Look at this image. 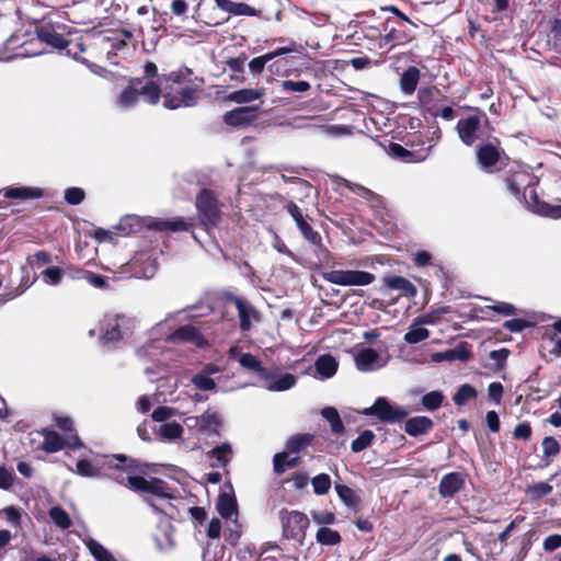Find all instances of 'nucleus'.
<instances>
[{"mask_svg":"<svg viewBox=\"0 0 561 561\" xmlns=\"http://www.w3.org/2000/svg\"><path fill=\"white\" fill-rule=\"evenodd\" d=\"M321 415L330 423L331 432L335 435H342L345 426L341 420L337 410L333 407H325L321 411Z\"/></svg>","mask_w":561,"mask_h":561,"instance_id":"obj_37","label":"nucleus"},{"mask_svg":"<svg viewBox=\"0 0 561 561\" xmlns=\"http://www.w3.org/2000/svg\"><path fill=\"white\" fill-rule=\"evenodd\" d=\"M41 434L44 437L42 449L48 454L60 451L65 447L76 450L84 446L78 434H70L66 438L48 428L42 430Z\"/></svg>","mask_w":561,"mask_h":561,"instance_id":"obj_9","label":"nucleus"},{"mask_svg":"<svg viewBox=\"0 0 561 561\" xmlns=\"http://www.w3.org/2000/svg\"><path fill=\"white\" fill-rule=\"evenodd\" d=\"M267 375L270 378H262V381L263 386L270 391H286L293 388L297 382L295 375L289 373L283 374L277 367L267 369Z\"/></svg>","mask_w":561,"mask_h":561,"instance_id":"obj_13","label":"nucleus"},{"mask_svg":"<svg viewBox=\"0 0 561 561\" xmlns=\"http://www.w3.org/2000/svg\"><path fill=\"white\" fill-rule=\"evenodd\" d=\"M4 196L10 199H36L43 196L39 187L9 186L4 188Z\"/></svg>","mask_w":561,"mask_h":561,"instance_id":"obj_24","label":"nucleus"},{"mask_svg":"<svg viewBox=\"0 0 561 561\" xmlns=\"http://www.w3.org/2000/svg\"><path fill=\"white\" fill-rule=\"evenodd\" d=\"M297 227L307 241H309L313 245H317L320 242V234L312 229V227L307 222L306 219L302 221V224H299Z\"/></svg>","mask_w":561,"mask_h":561,"instance_id":"obj_58","label":"nucleus"},{"mask_svg":"<svg viewBox=\"0 0 561 561\" xmlns=\"http://www.w3.org/2000/svg\"><path fill=\"white\" fill-rule=\"evenodd\" d=\"M327 280L341 286H365L375 280V275L365 271H331L324 274Z\"/></svg>","mask_w":561,"mask_h":561,"instance_id":"obj_10","label":"nucleus"},{"mask_svg":"<svg viewBox=\"0 0 561 561\" xmlns=\"http://www.w3.org/2000/svg\"><path fill=\"white\" fill-rule=\"evenodd\" d=\"M503 327L510 332L519 333L524 331L526 328L531 327V323L525 319L515 318L507 320L503 323Z\"/></svg>","mask_w":561,"mask_h":561,"instance_id":"obj_64","label":"nucleus"},{"mask_svg":"<svg viewBox=\"0 0 561 561\" xmlns=\"http://www.w3.org/2000/svg\"><path fill=\"white\" fill-rule=\"evenodd\" d=\"M439 358L447 360H460L468 362L472 353L468 346V343L461 342L456 347L445 351L444 353L438 354Z\"/></svg>","mask_w":561,"mask_h":561,"instance_id":"obj_35","label":"nucleus"},{"mask_svg":"<svg viewBox=\"0 0 561 561\" xmlns=\"http://www.w3.org/2000/svg\"><path fill=\"white\" fill-rule=\"evenodd\" d=\"M196 208L202 225L208 229L219 219L220 210L217 198L210 190L203 188L196 196Z\"/></svg>","mask_w":561,"mask_h":561,"instance_id":"obj_8","label":"nucleus"},{"mask_svg":"<svg viewBox=\"0 0 561 561\" xmlns=\"http://www.w3.org/2000/svg\"><path fill=\"white\" fill-rule=\"evenodd\" d=\"M232 301L238 309L240 329L242 331H249L251 329V317L257 316L255 309L248 301L240 297H233Z\"/></svg>","mask_w":561,"mask_h":561,"instance_id":"obj_23","label":"nucleus"},{"mask_svg":"<svg viewBox=\"0 0 561 561\" xmlns=\"http://www.w3.org/2000/svg\"><path fill=\"white\" fill-rule=\"evenodd\" d=\"M316 370L322 378H331L335 375L339 364L330 354L320 355L316 360Z\"/></svg>","mask_w":561,"mask_h":561,"instance_id":"obj_30","label":"nucleus"},{"mask_svg":"<svg viewBox=\"0 0 561 561\" xmlns=\"http://www.w3.org/2000/svg\"><path fill=\"white\" fill-rule=\"evenodd\" d=\"M217 8L224 12L238 16H254L256 11L243 2H233L231 0H214Z\"/></svg>","mask_w":561,"mask_h":561,"instance_id":"obj_22","label":"nucleus"},{"mask_svg":"<svg viewBox=\"0 0 561 561\" xmlns=\"http://www.w3.org/2000/svg\"><path fill=\"white\" fill-rule=\"evenodd\" d=\"M139 96L138 88L133 83V85L128 87L121 93L118 104L121 107L129 108L137 103Z\"/></svg>","mask_w":561,"mask_h":561,"instance_id":"obj_46","label":"nucleus"},{"mask_svg":"<svg viewBox=\"0 0 561 561\" xmlns=\"http://www.w3.org/2000/svg\"><path fill=\"white\" fill-rule=\"evenodd\" d=\"M216 508L221 517L229 519L238 513V506L234 495L222 492L218 495Z\"/></svg>","mask_w":561,"mask_h":561,"instance_id":"obj_28","label":"nucleus"},{"mask_svg":"<svg viewBox=\"0 0 561 561\" xmlns=\"http://www.w3.org/2000/svg\"><path fill=\"white\" fill-rule=\"evenodd\" d=\"M465 485V477L461 472H449L442 477L438 491L443 499L454 497Z\"/></svg>","mask_w":561,"mask_h":561,"instance_id":"obj_16","label":"nucleus"},{"mask_svg":"<svg viewBox=\"0 0 561 561\" xmlns=\"http://www.w3.org/2000/svg\"><path fill=\"white\" fill-rule=\"evenodd\" d=\"M110 467L119 471L115 477V480L121 484L129 488L135 492L150 493L161 499L171 497V488L169 484L160 478L145 479L141 476H126L122 474V471L133 473L141 472L145 473V466L139 460L128 458L123 454L114 455L113 460L110 462Z\"/></svg>","mask_w":561,"mask_h":561,"instance_id":"obj_2","label":"nucleus"},{"mask_svg":"<svg viewBox=\"0 0 561 561\" xmlns=\"http://www.w3.org/2000/svg\"><path fill=\"white\" fill-rule=\"evenodd\" d=\"M534 181L535 178L533 174L519 165L516 170L511 169L505 178V183L510 192L518 201L522 202V199H524L528 209L543 217L560 219L561 205H550L539 201L534 188Z\"/></svg>","mask_w":561,"mask_h":561,"instance_id":"obj_3","label":"nucleus"},{"mask_svg":"<svg viewBox=\"0 0 561 561\" xmlns=\"http://www.w3.org/2000/svg\"><path fill=\"white\" fill-rule=\"evenodd\" d=\"M199 99L197 88L183 87L174 94L164 95L163 106L168 110H176L179 107L194 106Z\"/></svg>","mask_w":561,"mask_h":561,"instance_id":"obj_12","label":"nucleus"},{"mask_svg":"<svg viewBox=\"0 0 561 561\" xmlns=\"http://www.w3.org/2000/svg\"><path fill=\"white\" fill-rule=\"evenodd\" d=\"M265 94V89H241L231 92L227 100L237 104L250 103L252 101L261 99Z\"/></svg>","mask_w":561,"mask_h":561,"instance_id":"obj_29","label":"nucleus"},{"mask_svg":"<svg viewBox=\"0 0 561 561\" xmlns=\"http://www.w3.org/2000/svg\"><path fill=\"white\" fill-rule=\"evenodd\" d=\"M279 520L282 524V536L287 540H294L299 547L305 545L306 533L309 527L308 516L299 511L280 510Z\"/></svg>","mask_w":561,"mask_h":561,"instance_id":"obj_5","label":"nucleus"},{"mask_svg":"<svg viewBox=\"0 0 561 561\" xmlns=\"http://www.w3.org/2000/svg\"><path fill=\"white\" fill-rule=\"evenodd\" d=\"M478 115H469L458 121L456 131L461 142L472 147L478 140L483 142L488 136H491L493 128L490 126L486 114L474 107Z\"/></svg>","mask_w":561,"mask_h":561,"instance_id":"obj_4","label":"nucleus"},{"mask_svg":"<svg viewBox=\"0 0 561 561\" xmlns=\"http://www.w3.org/2000/svg\"><path fill=\"white\" fill-rule=\"evenodd\" d=\"M35 33L42 43L59 50L66 49L70 44L69 41H67L60 33L56 32L49 24L37 26Z\"/></svg>","mask_w":561,"mask_h":561,"instance_id":"obj_17","label":"nucleus"},{"mask_svg":"<svg viewBox=\"0 0 561 561\" xmlns=\"http://www.w3.org/2000/svg\"><path fill=\"white\" fill-rule=\"evenodd\" d=\"M433 427L434 422L428 416H413L404 423V432L412 437L424 435L431 432Z\"/></svg>","mask_w":561,"mask_h":561,"instance_id":"obj_20","label":"nucleus"},{"mask_svg":"<svg viewBox=\"0 0 561 561\" xmlns=\"http://www.w3.org/2000/svg\"><path fill=\"white\" fill-rule=\"evenodd\" d=\"M379 358V354L374 348H364L357 353L355 356V364L358 370L368 371L374 368V365L377 363Z\"/></svg>","mask_w":561,"mask_h":561,"instance_id":"obj_32","label":"nucleus"},{"mask_svg":"<svg viewBox=\"0 0 561 561\" xmlns=\"http://www.w3.org/2000/svg\"><path fill=\"white\" fill-rule=\"evenodd\" d=\"M260 111V105L241 106L228 111L224 115V122L229 126L240 127L251 124Z\"/></svg>","mask_w":561,"mask_h":561,"instance_id":"obj_15","label":"nucleus"},{"mask_svg":"<svg viewBox=\"0 0 561 561\" xmlns=\"http://www.w3.org/2000/svg\"><path fill=\"white\" fill-rule=\"evenodd\" d=\"M232 454L231 445L229 443H222L216 447H214L210 451L207 453V456L210 459H214L210 462V467L219 468L226 467L229 465Z\"/></svg>","mask_w":561,"mask_h":561,"instance_id":"obj_25","label":"nucleus"},{"mask_svg":"<svg viewBox=\"0 0 561 561\" xmlns=\"http://www.w3.org/2000/svg\"><path fill=\"white\" fill-rule=\"evenodd\" d=\"M531 435L533 428L529 422L518 423L513 431V437L524 442H528L531 438Z\"/></svg>","mask_w":561,"mask_h":561,"instance_id":"obj_56","label":"nucleus"},{"mask_svg":"<svg viewBox=\"0 0 561 561\" xmlns=\"http://www.w3.org/2000/svg\"><path fill=\"white\" fill-rule=\"evenodd\" d=\"M310 89V84L307 81H293V80H284L282 81V90L287 92H306Z\"/></svg>","mask_w":561,"mask_h":561,"instance_id":"obj_59","label":"nucleus"},{"mask_svg":"<svg viewBox=\"0 0 561 561\" xmlns=\"http://www.w3.org/2000/svg\"><path fill=\"white\" fill-rule=\"evenodd\" d=\"M444 399L445 397L442 391L434 390L425 393L422 397L421 402L426 410L435 411L442 407Z\"/></svg>","mask_w":561,"mask_h":561,"instance_id":"obj_45","label":"nucleus"},{"mask_svg":"<svg viewBox=\"0 0 561 561\" xmlns=\"http://www.w3.org/2000/svg\"><path fill=\"white\" fill-rule=\"evenodd\" d=\"M239 363L243 368H247L256 374V376L262 380V378H270L267 375V369L262 365V362L251 353H243L239 357Z\"/></svg>","mask_w":561,"mask_h":561,"instance_id":"obj_31","label":"nucleus"},{"mask_svg":"<svg viewBox=\"0 0 561 561\" xmlns=\"http://www.w3.org/2000/svg\"><path fill=\"white\" fill-rule=\"evenodd\" d=\"M87 547L96 561H116L114 556L94 539H90L87 542Z\"/></svg>","mask_w":561,"mask_h":561,"instance_id":"obj_42","label":"nucleus"},{"mask_svg":"<svg viewBox=\"0 0 561 561\" xmlns=\"http://www.w3.org/2000/svg\"><path fill=\"white\" fill-rule=\"evenodd\" d=\"M477 396L478 391L473 386L463 383L453 396V401L456 405L461 407L465 405L468 401L476 399Z\"/></svg>","mask_w":561,"mask_h":561,"instance_id":"obj_39","label":"nucleus"},{"mask_svg":"<svg viewBox=\"0 0 561 561\" xmlns=\"http://www.w3.org/2000/svg\"><path fill=\"white\" fill-rule=\"evenodd\" d=\"M314 435L310 433L296 434L286 442L288 453H300L312 444Z\"/></svg>","mask_w":561,"mask_h":561,"instance_id":"obj_34","label":"nucleus"},{"mask_svg":"<svg viewBox=\"0 0 561 561\" xmlns=\"http://www.w3.org/2000/svg\"><path fill=\"white\" fill-rule=\"evenodd\" d=\"M192 382L195 387H197L199 390L208 391L214 390L216 388V382L213 378L206 376V375H195L192 378Z\"/></svg>","mask_w":561,"mask_h":561,"instance_id":"obj_60","label":"nucleus"},{"mask_svg":"<svg viewBox=\"0 0 561 561\" xmlns=\"http://www.w3.org/2000/svg\"><path fill=\"white\" fill-rule=\"evenodd\" d=\"M430 336V331L422 327L411 325L404 335V340L409 344L420 343Z\"/></svg>","mask_w":561,"mask_h":561,"instance_id":"obj_49","label":"nucleus"},{"mask_svg":"<svg viewBox=\"0 0 561 561\" xmlns=\"http://www.w3.org/2000/svg\"><path fill=\"white\" fill-rule=\"evenodd\" d=\"M42 274L45 282L49 285H58L62 279V271L57 266L47 267Z\"/></svg>","mask_w":561,"mask_h":561,"instance_id":"obj_62","label":"nucleus"},{"mask_svg":"<svg viewBox=\"0 0 561 561\" xmlns=\"http://www.w3.org/2000/svg\"><path fill=\"white\" fill-rule=\"evenodd\" d=\"M433 148V145H430L427 148L420 150L416 154L412 151H409L404 147H402L399 144H391L390 145V153L394 158L402 159L404 161H423L426 159L430 150Z\"/></svg>","mask_w":561,"mask_h":561,"instance_id":"obj_26","label":"nucleus"},{"mask_svg":"<svg viewBox=\"0 0 561 561\" xmlns=\"http://www.w3.org/2000/svg\"><path fill=\"white\" fill-rule=\"evenodd\" d=\"M386 44L391 46L403 44L408 41V36L403 31L391 28L383 37Z\"/></svg>","mask_w":561,"mask_h":561,"instance_id":"obj_63","label":"nucleus"},{"mask_svg":"<svg viewBox=\"0 0 561 561\" xmlns=\"http://www.w3.org/2000/svg\"><path fill=\"white\" fill-rule=\"evenodd\" d=\"M184 424L198 433L218 434L221 421L217 413L207 410L202 415L187 416Z\"/></svg>","mask_w":561,"mask_h":561,"instance_id":"obj_11","label":"nucleus"},{"mask_svg":"<svg viewBox=\"0 0 561 561\" xmlns=\"http://www.w3.org/2000/svg\"><path fill=\"white\" fill-rule=\"evenodd\" d=\"M436 91L437 90L435 87H421L417 90V99L420 104L424 107H430L434 101Z\"/></svg>","mask_w":561,"mask_h":561,"instance_id":"obj_54","label":"nucleus"},{"mask_svg":"<svg viewBox=\"0 0 561 561\" xmlns=\"http://www.w3.org/2000/svg\"><path fill=\"white\" fill-rule=\"evenodd\" d=\"M159 434L161 437L172 440L180 438L183 434V427L176 422L164 423L160 426Z\"/></svg>","mask_w":561,"mask_h":561,"instance_id":"obj_48","label":"nucleus"},{"mask_svg":"<svg viewBox=\"0 0 561 561\" xmlns=\"http://www.w3.org/2000/svg\"><path fill=\"white\" fill-rule=\"evenodd\" d=\"M77 473L82 477H95L99 473L98 468L88 459H80L77 461Z\"/></svg>","mask_w":561,"mask_h":561,"instance_id":"obj_61","label":"nucleus"},{"mask_svg":"<svg viewBox=\"0 0 561 561\" xmlns=\"http://www.w3.org/2000/svg\"><path fill=\"white\" fill-rule=\"evenodd\" d=\"M304 256L309 268L318 271L334 265L329 248H304Z\"/></svg>","mask_w":561,"mask_h":561,"instance_id":"obj_14","label":"nucleus"},{"mask_svg":"<svg viewBox=\"0 0 561 561\" xmlns=\"http://www.w3.org/2000/svg\"><path fill=\"white\" fill-rule=\"evenodd\" d=\"M317 541L325 546H335L342 541V536L337 530L329 527H321L316 534Z\"/></svg>","mask_w":561,"mask_h":561,"instance_id":"obj_40","label":"nucleus"},{"mask_svg":"<svg viewBox=\"0 0 561 561\" xmlns=\"http://www.w3.org/2000/svg\"><path fill=\"white\" fill-rule=\"evenodd\" d=\"M335 491L340 497V500L348 507L354 511L359 510L360 497L357 493L350 486L341 483L335 484Z\"/></svg>","mask_w":561,"mask_h":561,"instance_id":"obj_33","label":"nucleus"},{"mask_svg":"<svg viewBox=\"0 0 561 561\" xmlns=\"http://www.w3.org/2000/svg\"><path fill=\"white\" fill-rule=\"evenodd\" d=\"M421 71L419 68L411 66L409 67L400 78V89L403 94L412 95L419 83Z\"/></svg>","mask_w":561,"mask_h":561,"instance_id":"obj_27","label":"nucleus"},{"mask_svg":"<svg viewBox=\"0 0 561 561\" xmlns=\"http://www.w3.org/2000/svg\"><path fill=\"white\" fill-rule=\"evenodd\" d=\"M85 197L84 191L80 187H69L65 191V201L69 205H79Z\"/></svg>","mask_w":561,"mask_h":561,"instance_id":"obj_57","label":"nucleus"},{"mask_svg":"<svg viewBox=\"0 0 561 561\" xmlns=\"http://www.w3.org/2000/svg\"><path fill=\"white\" fill-rule=\"evenodd\" d=\"M504 151L500 140L494 136H488L477 149V159L480 168L489 173L497 170L496 164L501 161Z\"/></svg>","mask_w":561,"mask_h":561,"instance_id":"obj_7","label":"nucleus"},{"mask_svg":"<svg viewBox=\"0 0 561 561\" xmlns=\"http://www.w3.org/2000/svg\"><path fill=\"white\" fill-rule=\"evenodd\" d=\"M79 274V278L85 279L95 288L104 289L108 287L106 277L103 275H99L90 271H80Z\"/></svg>","mask_w":561,"mask_h":561,"instance_id":"obj_51","label":"nucleus"},{"mask_svg":"<svg viewBox=\"0 0 561 561\" xmlns=\"http://www.w3.org/2000/svg\"><path fill=\"white\" fill-rule=\"evenodd\" d=\"M152 255L147 250H141L137 252L136 256L133 261V266L136 268L140 262L149 261L146 267L141 270V274L146 278H150L154 275L157 270V263L154 260H151Z\"/></svg>","mask_w":561,"mask_h":561,"instance_id":"obj_38","label":"nucleus"},{"mask_svg":"<svg viewBox=\"0 0 561 561\" xmlns=\"http://www.w3.org/2000/svg\"><path fill=\"white\" fill-rule=\"evenodd\" d=\"M194 219L185 217L158 218L152 216L125 215L112 229L93 228L88 232L99 243H114L115 236H130L145 230L164 233L192 232Z\"/></svg>","mask_w":561,"mask_h":561,"instance_id":"obj_1","label":"nucleus"},{"mask_svg":"<svg viewBox=\"0 0 561 561\" xmlns=\"http://www.w3.org/2000/svg\"><path fill=\"white\" fill-rule=\"evenodd\" d=\"M376 435L370 430H365L359 434V436L354 439L351 444V449L353 453H360L368 448L375 440Z\"/></svg>","mask_w":561,"mask_h":561,"instance_id":"obj_44","label":"nucleus"},{"mask_svg":"<svg viewBox=\"0 0 561 561\" xmlns=\"http://www.w3.org/2000/svg\"><path fill=\"white\" fill-rule=\"evenodd\" d=\"M366 416H376L383 423L401 422L409 415V411L399 405H392L385 397H379L375 400L374 404L365 408L362 412Z\"/></svg>","mask_w":561,"mask_h":561,"instance_id":"obj_6","label":"nucleus"},{"mask_svg":"<svg viewBox=\"0 0 561 561\" xmlns=\"http://www.w3.org/2000/svg\"><path fill=\"white\" fill-rule=\"evenodd\" d=\"M311 483L317 495H324L331 488V478L327 473H320L312 478Z\"/></svg>","mask_w":561,"mask_h":561,"instance_id":"obj_50","label":"nucleus"},{"mask_svg":"<svg viewBox=\"0 0 561 561\" xmlns=\"http://www.w3.org/2000/svg\"><path fill=\"white\" fill-rule=\"evenodd\" d=\"M54 425L64 433V436L67 438L70 434H77L75 424L71 417L57 415L54 417Z\"/></svg>","mask_w":561,"mask_h":561,"instance_id":"obj_52","label":"nucleus"},{"mask_svg":"<svg viewBox=\"0 0 561 561\" xmlns=\"http://www.w3.org/2000/svg\"><path fill=\"white\" fill-rule=\"evenodd\" d=\"M543 457H554L560 453V444L553 436H547L542 439Z\"/></svg>","mask_w":561,"mask_h":561,"instance_id":"obj_53","label":"nucleus"},{"mask_svg":"<svg viewBox=\"0 0 561 561\" xmlns=\"http://www.w3.org/2000/svg\"><path fill=\"white\" fill-rule=\"evenodd\" d=\"M339 184L344 185L354 194L366 199L374 208H378L382 205L381 197L378 194L358 183H353L346 179L339 178Z\"/></svg>","mask_w":561,"mask_h":561,"instance_id":"obj_19","label":"nucleus"},{"mask_svg":"<svg viewBox=\"0 0 561 561\" xmlns=\"http://www.w3.org/2000/svg\"><path fill=\"white\" fill-rule=\"evenodd\" d=\"M553 491V486L548 482H536L527 485L525 492L533 501L542 499Z\"/></svg>","mask_w":561,"mask_h":561,"instance_id":"obj_43","label":"nucleus"},{"mask_svg":"<svg viewBox=\"0 0 561 561\" xmlns=\"http://www.w3.org/2000/svg\"><path fill=\"white\" fill-rule=\"evenodd\" d=\"M122 331L118 323H115L105 329L103 332L101 340L104 344L115 343L122 340Z\"/></svg>","mask_w":561,"mask_h":561,"instance_id":"obj_55","label":"nucleus"},{"mask_svg":"<svg viewBox=\"0 0 561 561\" xmlns=\"http://www.w3.org/2000/svg\"><path fill=\"white\" fill-rule=\"evenodd\" d=\"M21 272V282L19 286L15 288L14 293L12 294V297H16L23 294L36 280V275L32 274L31 266H22Z\"/></svg>","mask_w":561,"mask_h":561,"instance_id":"obj_47","label":"nucleus"},{"mask_svg":"<svg viewBox=\"0 0 561 561\" xmlns=\"http://www.w3.org/2000/svg\"><path fill=\"white\" fill-rule=\"evenodd\" d=\"M383 284L388 290H397L402 296L414 297L417 293L416 287L403 276H388L383 278Z\"/></svg>","mask_w":561,"mask_h":561,"instance_id":"obj_21","label":"nucleus"},{"mask_svg":"<svg viewBox=\"0 0 561 561\" xmlns=\"http://www.w3.org/2000/svg\"><path fill=\"white\" fill-rule=\"evenodd\" d=\"M135 84L138 88L139 95H142L149 104H157L159 102L161 90L157 83L147 81L142 84L141 81H138Z\"/></svg>","mask_w":561,"mask_h":561,"instance_id":"obj_36","label":"nucleus"},{"mask_svg":"<svg viewBox=\"0 0 561 561\" xmlns=\"http://www.w3.org/2000/svg\"><path fill=\"white\" fill-rule=\"evenodd\" d=\"M173 342L193 343L196 346H203L205 339L197 328L191 324H185L178 328L172 334Z\"/></svg>","mask_w":561,"mask_h":561,"instance_id":"obj_18","label":"nucleus"},{"mask_svg":"<svg viewBox=\"0 0 561 561\" xmlns=\"http://www.w3.org/2000/svg\"><path fill=\"white\" fill-rule=\"evenodd\" d=\"M48 514L53 523L62 530L72 525L69 514L61 506H53Z\"/></svg>","mask_w":561,"mask_h":561,"instance_id":"obj_41","label":"nucleus"}]
</instances>
